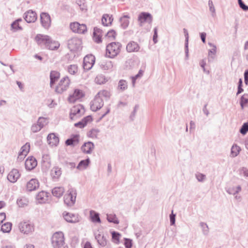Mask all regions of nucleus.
I'll return each mask as SVG.
<instances>
[{"instance_id":"16","label":"nucleus","mask_w":248,"mask_h":248,"mask_svg":"<svg viewBox=\"0 0 248 248\" xmlns=\"http://www.w3.org/2000/svg\"><path fill=\"white\" fill-rule=\"evenodd\" d=\"M37 165V162L35 158L29 157L26 160L25 165L26 169L31 170L35 168Z\"/></svg>"},{"instance_id":"48","label":"nucleus","mask_w":248,"mask_h":248,"mask_svg":"<svg viewBox=\"0 0 248 248\" xmlns=\"http://www.w3.org/2000/svg\"><path fill=\"white\" fill-rule=\"evenodd\" d=\"M47 120L45 118H39L37 124L38 126L41 127V128L43 127L45 125H46L47 124Z\"/></svg>"},{"instance_id":"63","label":"nucleus","mask_w":248,"mask_h":248,"mask_svg":"<svg viewBox=\"0 0 248 248\" xmlns=\"http://www.w3.org/2000/svg\"><path fill=\"white\" fill-rule=\"evenodd\" d=\"M245 76V82L246 84H248V71H247L245 72L244 74Z\"/></svg>"},{"instance_id":"7","label":"nucleus","mask_w":248,"mask_h":248,"mask_svg":"<svg viewBox=\"0 0 248 248\" xmlns=\"http://www.w3.org/2000/svg\"><path fill=\"white\" fill-rule=\"evenodd\" d=\"M64 240V236L62 232H56L52 236L51 243L54 248H57L65 244Z\"/></svg>"},{"instance_id":"30","label":"nucleus","mask_w":248,"mask_h":248,"mask_svg":"<svg viewBox=\"0 0 248 248\" xmlns=\"http://www.w3.org/2000/svg\"><path fill=\"white\" fill-rule=\"evenodd\" d=\"M64 192L63 187L62 186H58L54 187L52 190V193L53 196L57 197H61Z\"/></svg>"},{"instance_id":"14","label":"nucleus","mask_w":248,"mask_h":248,"mask_svg":"<svg viewBox=\"0 0 248 248\" xmlns=\"http://www.w3.org/2000/svg\"><path fill=\"white\" fill-rule=\"evenodd\" d=\"M20 174L16 169H13L8 174V180L12 182L15 183L19 178Z\"/></svg>"},{"instance_id":"12","label":"nucleus","mask_w":248,"mask_h":248,"mask_svg":"<svg viewBox=\"0 0 248 248\" xmlns=\"http://www.w3.org/2000/svg\"><path fill=\"white\" fill-rule=\"evenodd\" d=\"M34 40L39 45H44L46 46L47 43L49 41V36L38 34L35 36Z\"/></svg>"},{"instance_id":"20","label":"nucleus","mask_w":248,"mask_h":248,"mask_svg":"<svg viewBox=\"0 0 248 248\" xmlns=\"http://www.w3.org/2000/svg\"><path fill=\"white\" fill-rule=\"evenodd\" d=\"M30 150V144L26 143L21 148L20 151L18 154V158L20 159H24L25 156L28 154Z\"/></svg>"},{"instance_id":"60","label":"nucleus","mask_w":248,"mask_h":248,"mask_svg":"<svg viewBox=\"0 0 248 248\" xmlns=\"http://www.w3.org/2000/svg\"><path fill=\"white\" fill-rule=\"evenodd\" d=\"M157 29L155 28L154 29V34L153 36V40L155 43L157 42Z\"/></svg>"},{"instance_id":"53","label":"nucleus","mask_w":248,"mask_h":248,"mask_svg":"<svg viewBox=\"0 0 248 248\" xmlns=\"http://www.w3.org/2000/svg\"><path fill=\"white\" fill-rule=\"evenodd\" d=\"M93 121V118L91 116H88L85 117L83 120L82 122H83L85 125L87 124L88 123H90Z\"/></svg>"},{"instance_id":"50","label":"nucleus","mask_w":248,"mask_h":248,"mask_svg":"<svg viewBox=\"0 0 248 248\" xmlns=\"http://www.w3.org/2000/svg\"><path fill=\"white\" fill-rule=\"evenodd\" d=\"M248 131V122L244 124L240 130V133L243 135H245Z\"/></svg>"},{"instance_id":"9","label":"nucleus","mask_w":248,"mask_h":248,"mask_svg":"<svg viewBox=\"0 0 248 248\" xmlns=\"http://www.w3.org/2000/svg\"><path fill=\"white\" fill-rule=\"evenodd\" d=\"M95 61V57L91 54L86 55L83 59V67L85 70H90L94 65Z\"/></svg>"},{"instance_id":"23","label":"nucleus","mask_w":248,"mask_h":248,"mask_svg":"<svg viewBox=\"0 0 248 248\" xmlns=\"http://www.w3.org/2000/svg\"><path fill=\"white\" fill-rule=\"evenodd\" d=\"M152 20V17L151 15L147 13H142L139 16V21L140 23L144 22L151 23Z\"/></svg>"},{"instance_id":"28","label":"nucleus","mask_w":248,"mask_h":248,"mask_svg":"<svg viewBox=\"0 0 248 248\" xmlns=\"http://www.w3.org/2000/svg\"><path fill=\"white\" fill-rule=\"evenodd\" d=\"M46 46L50 50L57 49L60 46V44L58 41H53L49 37V41L47 43Z\"/></svg>"},{"instance_id":"13","label":"nucleus","mask_w":248,"mask_h":248,"mask_svg":"<svg viewBox=\"0 0 248 248\" xmlns=\"http://www.w3.org/2000/svg\"><path fill=\"white\" fill-rule=\"evenodd\" d=\"M50 86L52 88L61 77L60 72L56 70H52L50 73Z\"/></svg>"},{"instance_id":"41","label":"nucleus","mask_w":248,"mask_h":248,"mask_svg":"<svg viewBox=\"0 0 248 248\" xmlns=\"http://www.w3.org/2000/svg\"><path fill=\"white\" fill-rule=\"evenodd\" d=\"M127 88V82L125 80H120L118 83V89L119 91L122 92Z\"/></svg>"},{"instance_id":"37","label":"nucleus","mask_w":248,"mask_h":248,"mask_svg":"<svg viewBox=\"0 0 248 248\" xmlns=\"http://www.w3.org/2000/svg\"><path fill=\"white\" fill-rule=\"evenodd\" d=\"M51 176L54 179H58L61 175V170L58 168H53L50 172Z\"/></svg>"},{"instance_id":"15","label":"nucleus","mask_w":248,"mask_h":248,"mask_svg":"<svg viewBox=\"0 0 248 248\" xmlns=\"http://www.w3.org/2000/svg\"><path fill=\"white\" fill-rule=\"evenodd\" d=\"M94 145L93 143L88 141L84 143L81 147V150L83 153L86 154H90L93 151Z\"/></svg>"},{"instance_id":"10","label":"nucleus","mask_w":248,"mask_h":248,"mask_svg":"<svg viewBox=\"0 0 248 248\" xmlns=\"http://www.w3.org/2000/svg\"><path fill=\"white\" fill-rule=\"evenodd\" d=\"M76 192L74 190L70 189L68 191L64 197V202L67 205L71 206L75 202Z\"/></svg>"},{"instance_id":"51","label":"nucleus","mask_w":248,"mask_h":248,"mask_svg":"<svg viewBox=\"0 0 248 248\" xmlns=\"http://www.w3.org/2000/svg\"><path fill=\"white\" fill-rule=\"evenodd\" d=\"M98 131L95 129H92L88 133V136L92 138H96Z\"/></svg>"},{"instance_id":"22","label":"nucleus","mask_w":248,"mask_h":248,"mask_svg":"<svg viewBox=\"0 0 248 248\" xmlns=\"http://www.w3.org/2000/svg\"><path fill=\"white\" fill-rule=\"evenodd\" d=\"M47 141L51 146H56L59 143V139L55 134L51 133L47 136Z\"/></svg>"},{"instance_id":"36","label":"nucleus","mask_w":248,"mask_h":248,"mask_svg":"<svg viewBox=\"0 0 248 248\" xmlns=\"http://www.w3.org/2000/svg\"><path fill=\"white\" fill-rule=\"evenodd\" d=\"M240 105L242 108L248 107V93H245L241 97Z\"/></svg>"},{"instance_id":"40","label":"nucleus","mask_w":248,"mask_h":248,"mask_svg":"<svg viewBox=\"0 0 248 248\" xmlns=\"http://www.w3.org/2000/svg\"><path fill=\"white\" fill-rule=\"evenodd\" d=\"M12 224L11 223L7 222L1 226V230L3 232H9L12 229Z\"/></svg>"},{"instance_id":"42","label":"nucleus","mask_w":248,"mask_h":248,"mask_svg":"<svg viewBox=\"0 0 248 248\" xmlns=\"http://www.w3.org/2000/svg\"><path fill=\"white\" fill-rule=\"evenodd\" d=\"M107 219L110 222H113L115 224H118L119 221L115 214H110L107 215Z\"/></svg>"},{"instance_id":"8","label":"nucleus","mask_w":248,"mask_h":248,"mask_svg":"<svg viewBox=\"0 0 248 248\" xmlns=\"http://www.w3.org/2000/svg\"><path fill=\"white\" fill-rule=\"evenodd\" d=\"M70 28L73 32L79 34L84 33L87 31L86 25L84 24H80L78 22L70 23Z\"/></svg>"},{"instance_id":"4","label":"nucleus","mask_w":248,"mask_h":248,"mask_svg":"<svg viewBox=\"0 0 248 248\" xmlns=\"http://www.w3.org/2000/svg\"><path fill=\"white\" fill-rule=\"evenodd\" d=\"M18 229L21 233L30 234L34 231L35 225L30 220H23L19 223Z\"/></svg>"},{"instance_id":"57","label":"nucleus","mask_w":248,"mask_h":248,"mask_svg":"<svg viewBox=\"0 0 248 248\" xmlns=\"http://www.w3.org/2000/svg\"><path fill=\"white\" fill-rule=\"evenodd\" d=\"M242 80L241 78H240L239 80V85H238V92L237 93V94H238L241 93L243 91V89L242 88Z\"/></svg>"},{"instance_id":"17","label":"nucleus","mask_w":248,"mask_h":248,"mask_svg":"<svg viewBox=\"0 0 248 248\" xmlns=\"http://www.w3.org/2000/svg\"><path fill=\"white\" fill-rule=\"evenodd\" d=\"M40 17L42 25L45 28H48L51 25V19L50 16L46 13H43L41 14Z\"/></svg>"},{"instance_id":"56","label":"nucleus","mask_w":248,"mask_h":248,"mask_svg":"<svg viewBox=\"0 0 248 248\" xmlns=\"http://www.w3.org/2000/svg\"><path fill=\"white\" fill-rule=\"evenodd\" d=\"M110 109L108 108H105L102 113L100 114L101 117L100 118H102L103 117L106 116L107 114H108L109 112Z\"/></svg>"},{"instance_id":"11","label":"nucleus","mask_w":248,"mask_h":248,"mask_svg":"<svg viewBox=\"0 0 248 248\" xmlns=\"http://www.w3.org/2000/svg\"><path fill=\"white\" fill-rule=\"evenodd\" d=\"M40 186V184L37 179H31L26 184V189L29 191H32L37 189Z\"/></svg>"},{"instance_id":"47","label":"nucleus","mask_w":248,"mask_h":248,"mask_svg":"<svg viewBox=\"0 0 248 248\" xmlns=\"http://www.w3.org/2000/svg\"><path fill=\"white\" fill-rule=\"evenodd\" d=\"M129 17L127 16H124L121 18V22L122 26L124 28H126L129 24Z\"/></svg>"},{"instance_id":"46","label":"nucleus","mask_w":248,"mask_h":248,"mask_svg":"<svg viewBox=\"0 0 248 248\" xmlns=\"http://www.w3.org/2000/svg\"><path fill=\"white\" fill-rule=\"evenodd\" d=\"M112 234V239L114 243L116 244H118L119 243V240L121 236L120 233L118 232H113L111 233Z\"/></svg>"},{"instance_id":"32","label":"nucleus","mask_w":248,"mask_h":248,"mask_svg":"<svg viewBox=\"0 0 248 248\" xmlns=\"http://www.w3.org/2000/svg\"><path fill=\"white\" fill-rule=\"evenodd\" d=\"M79 142V135H76L74 136L70 139L66 140L65 143L67 145H75Z\"/></svg>"},{"instance_id":"43","label":"nucleus","mask_w":248,"mask_h":248,"mask_svg":"<svg viewBox=\"0 0 248 248\" xmlns=\"http://www.w3.org/2000/svg\"><path fill=\"white\" fill-rule=\"evenodd\" d=\"M90 163V160L89 158L81 161L78 166V169H84L87 168Z\"/></svg>"},{"instance_id":"59","label":"nucleus","mask_w":248,"mask_h":248,"mask_svg":"<svg viewBox=\"0 0 248 248\" xmlns=\"http://www.w3.org/2000/svg\"><path fill=\"white\" fill-rule=\"evenodd\" d=\"M175 215L173 214L172 212V214L170 215V222L171 225H173L175 223Z\"/></svg>"},{"instance_id":"1","label":"nucleus","mask_w":248,"mask_h":248,"mask_svg":"<svg viewBox=\"0 0 248 248\" xmlns=\"http://www.w3.org/2000/svg\"><path fill=\"white\" fill-rule=\"evenodd\" d=\"M110 96V93L107 90H102L98 93L91 102V109L94 111L101 108L104 105V100H107Z\"/></svg>"},{"instance_id":"38","label":"nucleus","mask_w":248,"mask_h":248,"mask_svg":"<svg viewBox=\"0 0 248 248\" xmlns=\"http://www.w3.org/2000/svg\"><path fill=\"white\" fill-rule=\"evenodd\" d=\"M107 81V78L102 75H99L95 78V82L98 84H103Z\"/></svg>"},{"instance_id":"2","label":"nucleus","mask_w":248,"mask_h":248,"mask_svg":"<svg viewBox=\"0 0 248 248\" xmlns=\"http://www.w3.org/2000/svg\"><path fill=\"white\" fill-rule=\"evenodd\" d=\"M85 96L86 93L83 89L75 88L69 93L67 100L69 103H74L77 101H82Z\"/></svg>"},{"instance_id":"26","label":"nucleus","mask_w":248,"mask_h":248,"mask_svg":"<svg viewBox=\"0 0 248 248\" xmlns=\"http://www.w3.org/2000/svg\"><path fill=\"white\" fill-rule=\"evenodd\" d=\"M16 203L19 207H25L28 205L29 200L28 198L22 196L17 199Z\"/></svg>"},{"instance_id":"49","label":"nucleus","mask_w":248,"mask_h":248,"mask_svg":"<svg viewBox=\"0 0 248 248\" xmlns=\"http://www.w3.org/2000/svg\"><path fill=\"white\" fill-rule=\"evenodd\" d=\"M209 45L210 46V48L209 50V55L210 56L214 55L217 51V47L215 45L211 43L209 44Z\"/></svg>"},{"instance_id":"35","label":"nucleus","mask_w":248,"mask_h":248,"mask_svg":"<svg viewBox=\"0 0 248 248\" xmlns=\"http://www.w3.org/2000/svg\"><path fill=\"white\" fill-rule=\"evenodd\" d=\"M90 216L91 220L93 222L100 223L101 220L100 219L99 214L94 211H91L90 213Z\"/></svg>"},{"instance_id":"64","label":"nucleus","mask_w":248,"mask_h":248,"mask_svg":"<svg viewBox=\"0 0 248 248\" xmlns=\"http://www.w3.org/2000/svg\"><path fill=\"white\" fill-rule=\"evenodd\" d=\"M24 248H34V246L33 244L29 243H27L24 246Z\"/></svg>"},{"instance_id":"5","label":"nucleus","mask_w":248,"mask_h":248,"mask_svg":"<svg viewBox=\"0 0 248 248\" xmlns=\"http://www.w3.org/2000/svg\"><path fill=\"white\" fill-rule=\"evenodd\" d=\"M121 45L118 43L113 42L106 47V55L109 58H114L120 52Z\"/></svg>"},{"instance_id":"62","label":"nucleus","mask_w":248,"mask_h":248,"mask_svg":"<svg viewBox=\"0 0 248 248\" xmlns=\"http://www.w3.org/2000/svg\"><path fill=\"white\" fill-rule=\"evenodd\" d=\"M75 126L76 127H79L80 128H82L85 126V124H84L83 122L82 121L78 123H76L75 124Z\"/></svg>"},{"instance_id":"3","label":"nucleus","mask_w":248,"mask_h":248,"mask_svg":"<svg viewBox=\"0 0 248 248\" xmlns=\"http://www.w3.org/2000/svg\"><path fill=\"white\" fill-rule=\"evenodd\" d=\"M71 80L67 76H64L55 87V91L58 93H62L67 90L71 84Z\"/></svg>"},{"instance_id":"31","label":"nucleus","mask_w":248,"mask_h":248,"mask_svg":"<svg viewBox=\"0 0 248 248\" xmlns=\"http://www.w3.org/2000/svg\"><path fill=\"white\" fill-rule=\"evenodd\" d=\"M96 239L97 240L99 244L102 246L104 247L107 244V241L106 237L102 234H98L96 235Z\"/></svg>"},{"instance_id":"39","label":"nucleus","mask_w":248,"mask_h":248,"mask_svg":"<svg viewBox=\"0 0 248 248\" xmlns=\"http://www.w3.org/2000/svg\"><path fill=\"white\" fill-rule=\"evenodd\" d=\"M241 150L240 147L236 144L232 145L231 149V155L232 157L237 156Z\"/></svg>"},{"instance_id":"52","label":"nucleus","mask_w":248,"mask_h":248,"mask_svg":"<svg viewBox=\"0 0 248 248\" xmlns=\"http://www.w3.org/2000/svg\"><path fill=\"white\" fill-rule=\"evenodd\" d=\"M144 72V70H140L139 72V73L135 76V77H132V81L133 84H135L136 79L138 78L139 77H141L143 75Z\"/></svg>"},{"instance_id":"18","label":"nucleus","mask_w":248,"mask_h":248,"mask_svg":"<svg viewBox=\"0 0 248 248\" xmlns=\"http://www.w3.org/2000/svg\"><path fill=\"white\" fill-rule=\"evenodd\" d=\"M81 41L77 38H73L68 41V47L71 50H75L78 48L81 45Z\"/></svg>"},{"instance_id":"19","label":"nucleus","mask_w":248,"mask_h":248,"mask_svg":"<svg viewBox=\"0 0 248 248\" xmlns=\"http://www.w3.org/2000/svg\"><path fill=\"white\" fill-rule=\"evenodd\" d=\"M48 199V193L44 191L38 193L36 196V200L40 203H45Z\"/></svg>"},{"instance_id":"54","label":"nucleus","mask_w":248,"mask_h":248,"mask_svg":"<svg viewBox=\"0 0 248 248\" xmlns=\"http://www.w3.org/2000/svg\"><path fill=\"white\" fill-rule=\"evenodd\" d=\"M124 245L126 248H131L132 247V241L128 239H125Z\"/></svg>"},{"instance_id":"25","label":"nucleus","mask_w":248,"mask_h":248,"mask_svg":"<svg viewBox=\"0 0 248 248\" xmlns=\"http://www.w3.org/2000/svg\"><path fill=\"white\" fill-rule=\"evenodd\" d=\"M139 49V45L135 42L129 43L126 46V50L129 52H137Z\"/></svg>"},{"instance_id":"6","label":"nucleus","mask_w":248,"mask_h":248,"mask_svg":"<svg viewBox=\"0 0 248 248\" xmlns=\"http://www.w3.org/2000/svg\"><path fill=\"white\" fill-rule=\"evenodd\" d=\"M85 110L84 106L80 104L73 106L70 109L69 116L71 119L75 120L84 115Z\"/></svg>"},{"instance_id":"27","label":"nucleus","mask_w":248,"mask_h":248,"mask_svg":"<svg viewBox=\"0 0 248 248\" xmlns=\"http://www.w3.org/2000/svg\"><path fill=\"white\" fill-rule=\"evenodd\" d=\"M113 19L112 16L108 14L103 15L102 18V23L104 26H108L111 25Z\"/></svg>"},{"instance_id":"33","label":"nucleus","mask_w":248,"mask_h":248,"mask_svg":"<svg viewBox=\"0 0 248 248\" xmlns=\"http://www.w3.org/2000/svg\"><path fill=\"white\" fill-rule=\"evenodd\" d=\"M241 190V188L239 186H232L228 189V192L230 194L235 195L238 193Z\"/></svg>"},{"instance_id":"44","label":"nucleus","mask_w":248,"mask_h":248,"mask_svg":"<svg viewBox=\"0 0 248 248\" xmlns=\"http://www.w3.org/2000/svg\"><path fill=\"white\" fill-rule=\"evenodd\" d=\"M78 71V67L77 65H71L68 67V72L71 75L76 74Z\"/></svg>"},{"instance_id":"61","label":"nucleus","mask_w":248,"mask_h":248,"mask_svg":"<svg viewBox=\"0 0 248 248\" xmlns=\"http://www.w3.org/2000/svg\"><path fill=\"white\" fill-rule=\"evenodd\" d=\"M197 178L199 181H202L205 179V175L202 174H198L197 175Z\"/></svg>"},{"instance_id":"34","label":"nucleus","mask_w":248,"mask_h":248,"mask_svg":"<svg viewBox=\"0 0 248 248\" xmlns=\"http://www.w3.org/2000/svg\"><path fill=\"white\" fill-rule=\"evenodd\" d=\"M93 40L97 43L101 42V31L98 29H94L93 31Z\"/></svg>"},{"instance_id":"24","label":"nucleus","mask_w":248,"mask_h":248,"mask_svg":"<svg viewBox=\"0 0 248 248\" xmlns=\"http://www.w3.org/2000/svg\"><path fill=\"white\" fill-rule=\"evenodd\" d=\"M25 19L28 23L34 22L37 19L36 13L32 11H28L26 13Z\"/></svg>"},{"instance_id":"58","label":"nucleus","mask_w":248,"mask_h":248,"mask_svg":"<svg viewBox=\"0 0 248 248\" xmlns=\"http://www.w3.org/2000/svg\"><path fill=\"white\" fill-rule=\"evenodd\" d=\"M238 1L240 7L242 9L246 11L248 10V6L245 5L242 2V0H238Z\"/></svg>"},{"instance_id":"45","label":"nucleus","mask_w":248,"mask_h":248,"mask_svg":"<svg viewBox=\"0 0 248 248\" xmlns=\"http://www.w3.org/2000/svg\"><path fill=\"white\" fill-rule=\"evenodd\" d=\"M22 20L21 19L17 20L15 21L11 25L12 28L14 29L15 31H17L18 30L22 29V26L20 24V22H21Z\"/></svg>"},{"instance_id":"21","label":"nucleus","mask_w":248,"mask_h":248,"mask_svg":"<svg viewBox=\"0 0 248 248\" xmlns=\"http://www.w3.org/2000/svg\"><path fill=\"white\" fill-rule=\"evenodd\" d=\"M63 216L65 220L69 222L76 223L79 220L78 215L72 213L64 212Z\"/></svg>"},{"instance_id":"29","label":"nucleus","mask_w":248,"mask_h":248,"mask_svg":"<svg viewBox=\"0 0 248 248\" xmlns=\"http://www.w3.org/2000/svg\"><path fill=\"white\" fill-rule=\"evenodd\" d=\"M116 32L113 30H110L105 36V40L108 42L114 40L116 38Z\"/></svg>"},{"instance_id":"55","label":"nucleus","mask_w":248,"mask_h":248,"mask_svg":"<svg viewBox=\"0 0 248 248\" xmlns=\"http://www.w3.org/2000/svg\"><path fill=\"white\" fill-rule=\"evenodd\" d=\"M41 129V127L38 126V124L33 125L31 127V130L33 132L39 131Z\"/></svg>"}]
</instances>
